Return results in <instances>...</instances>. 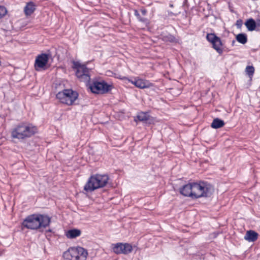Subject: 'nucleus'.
Wrapping results in <instances>:
<instances>
[{
	"instance_id": "nucleus-1",
	"label": "nucleus",
	"mask_w": 260,
	"mask_h": 260,
	"mask_svg": "<svg viewBox=\"0 0 260 260\" xmlns=\"http://www.w3.org/2000/svg\"><path fill=\"white\" fill-rule=\"evenodd\" d=\"M50 218L47 215L32 214L28 216L23 221L22 225L28 229L37 230L49 225Z\"/></svg>"
},
{
	"instance_id": "nucleus-2",
	"label": "nucleus",
	"mask_w": 260,
	"mask_h": 260,
	"mask_svg": "<svg viewBox=\"0 0 260 260\" xmlns=\"http://www.w3.org/2000/svg\"><path fill=\"white\" fill-rule=\"evenodd\" d=\"M37 131V128L30 123H21L12 129L11 136L13 138L23 140L30 137Z\"/></svg>"
},
{
	"instance_id": "nucleus-3",
	"label": "nucleus",
	"mask_w": 260,
	"mask_h": 260,
	"mask_svg": "<svg viewBox=\"0 0 260 260\" xmlns=\"http://www.w3.org/2000/svg\"><path fill=\"white\" fill-rule=\"evenodd\" d=\"M109 177L107 175L95 174L91 176L84 186V190L87 192L104 187L108 183Z\"/></svg>"
},
{
	"instance_id": "nucleus-4",
	"label": "nucleus",
	"mask_w": 260,
	"mask_h": 260,
	"mask_svg": "<svg viewBox=\"0 0 260 260\" xmlns=\"http://www.w3.org/2000/svg\"><path fill=\"white\" fill-rule=\"evenodd\" d=\"M213 190V186L207 182H193V199L210 197Z\"/></svg>"
},
{
	"instance_id": "nucleus-5",
	"label": "nucleus",
	"mask_w": 260,
	"mask_h": 260,
	"mask_svg": "<svg viewBox=\"0 0 260 260\" xmlns=\"http://www.w3.org/2000/svg\"><path fill=\"white\" fill-rule=\"evenodd\" d=\"M88 252L81 247H71L63 254L64 258L68 260H86Z\"/></svg>"
},
{
	"instance_id": "nucleus-6",
	"label": "nucleus",
	"mask_w": 260,
	"mask_h": 260,
	"mask_svg": "<svg viewBox=\"0 0 260 260\" xmlns=\"http://www.w3.org/2000/svg\"><path fill=\"white\" fill-rule=\"evenodd\" d=\"M78 94L72 89H64L58 92L56 97L59 101L67 105H72L78 98Z\"/></svg>"
},
{
	"instance_id": "nucleus-7",
	"label": "nucleus",
	"mask_w": 260,
	"mask_h": 260,
	"mask_svg": "<svg viewBox=\"0 0 260 260\" xmlns=\"http://www.w3.org/2000/svg\"><path fill=\"white\" fill-rule=\"evenodd\" d=\"M74 68L76 69V75L81 81L88 82L90 80L88 69L85 64H81L79 61H74Z\"/></svg>"
},
{
	"instance_id": "nucleus-8",
	"label": "nucleus",
	"mask_w": 260,
	"mask_h": 260,
	"mask_svg": "<svg viewBox=\"0 0 260 260\" xmlns=\"http://www.w3.org/2000/svg\"><path fill=\"white\" fill-rule=\"evenodd\" d=\"M90 88L93 93L103 94L110 91L111 86L104 81H96L90 85Z\"/></svg>"
},
{
	"instance_id": "nucleus-9",
	"label": "nucleus",
	"mask_w": 260,
	"mask_h": 260,
	"mask_svg": "<svg viewBox=\"0 0 260 260\" xmlns=\"http://www.w3.org/2000/svg\"><path fill=\"white\" fill-rule=\"evenodd\" d=\"M113 252L117 254H127L133 250V247L129 243H117L112 245Z\"/></svg>"
},
{
	"instance_id": "nucleus-10",
	"label": "nucleus",
	"mask_w": 260,
	"mask_h": 260,
	"mask_svg": "<svg viewBox=\"0 0 260 260\" xmlns=\"http://www.w3.org/2000/svg\"><path fill=\"white\" fill-rule=\"evenodd\" d=\"M49 60V55L45 53L38 55L35 59V68L37 71L44 69Z\"/></svg>"
},
{
	"instance_id": "nucleus-11",
	"label": "nucleus",
	"mask_w": 260,
	"mask_h": 260,
	"mask_svg": "<svg viewBox=\"0 0 260 260\" xmlns=\"http://www.w3.org/2000/svg\"><path fill=\"white\" fill-rule=\"evenodd\" d=\"M121 79L127 80L128 82L134 84L136 87L141 89L149 88L151 86V84L148 81L140 78H135L134 80L129 79L126 77H123Z\"/></svg>"
},
{
	"instance_id": "nucleus-12",
	"label": "nucleus",
	"mask_w": 260,
	"mask_h": 260,
	"mask_svg": "<svg viewBox=\"0 0 260 260\" xmlns=\"http://www.w3.org/2000/svg\"><path fill=\"white\" fill-rule=\"evenodd\" d=\"M207 39L211 42L214 49H220L223 46V43L220 39L217 37L214 34H209L207 35Z\"/></svg>"
},
{
	"instance_id": "nucleus-13",
	"label": "nucleus",
	"mask_w": 260,
	"mask_h": 260,
	"mask_svg": "<svg viewBox=\"0 0 260 260\" xmlns=\"http://www.w3.org/2000/svg\"><path fill=\"white\" fill-rule=\"evenodd\" d=\"M180 192L184 196L189 197L193 199V183L184 185L180 189Z\"/></svg>"
},
{
	"instance_id": "nucleus-14",
	"label": "nucleus",
	"mask_w": 260,
	"mask_h": 260,
	"mask_svg": "<svg viewBox=\"0 0 260 260\" xmlns=\"http://www.w3.org/2000/svg\"><path fill=\"white\" fill-rule=\"evenodd\" d=\"M258 234L253 231H247L244 236V239L249 242H254L257 240Z\"/></svg>"
},
{
	"instance_id": "nucleus-15",
	"label": "nucleus",
	"mask_w": 260,
	"mask_h": 260,
	"mask_svg": "<svg viewBox=\"0 0 260 260\" xmlns=\"http://www.w3.org/2000/svg\"><path fill=\"white\" fill-rule=\"evenodd\" d=\"M36 9V6L32 2L28 3L24 8V12L26 16L31 15Z\"/></svg>"
},
{
	"instance_id": "nucleus-16",
	"label": "nucleus",
	"mask_w": 260,
	"mask_h": 260,
	"mask_svg": "<svg viewBox=\"0 0 260 260\" xmlns=\"http://www.w3.org/2000/svg\"><path fill=\"white\" fill-rule=\"evenodd\" d=\"M81 235V231L77 229L69 230L66 232V236L70 239L75 238Z\"/></svg>"
},
{
	"instance_id": "nucleus-17",
	"label": "nucleus",
	"mask_w": 260,
	"mask_h": 260,
	"mask_svg": "<svg viewBox=\"0 0 260 260\" xmlns=\"http://www.w3.org/2000/svg\"><path fill=\"white\" fill-rule=\"evenodd\" d=\"M224 125V122L223 120L219 118H215L213 120L211 126L214 128H219L222 127Z\"/></svg>"
},
{
	"instance_id": "nucleus-18",
	"label": "nucleus",
	"mask_w": 260,
	"mask_h": 260,
	"mask_svg": "<svg viewBox=\"0 0 260 260\" xmlns=\"http://www.w3.org/2000/svg\"><path fill=\"white\" fill-rule=\"evenodd\" d=\"M245 25L249 30L252 31L255 28V22L252 19H250L245 22Z\"/></svg>"
},
{
	"instance_id": "nucleus-19",
	"label": "nucleus",
	"mask_w": 260,
	"mask_h": 260,
	"mask_svg": "<svg viewBox=\"0 0 260 260\" xmlns=\"http://www.w3.org/2000/svg\"><path fill=\"white\" fill-rule=\"evenodd\" d=\"M138 119L141 121H146L149 119V116L147 113L141 112L137 116Z\"/></svg>"
},
{
	"instance_id": "nucleus-20",
	"label": "nucleus",
	"mask_w": 260,
	"mask_h": 260,
	"mask_svg": "<svg viewBox=\"0 0 260 260\" xmlns=\"http://www.w3.org/2000/svg\"><path fill=\"white\" fill-rule=\"evenodd\" d=\"M254 68L252 66H248L246 67L245 72L250 78H252L254 74Z\"/></svg>"
},
{
	"instance_id": "nucleus-21",
	"label": "nucleus",
	"mask_w": 260,
	"mask_h": 260,
	"mask_svg": "<svg viewBox=\"0 0 260 260\" xmlns=\"http://www.w3.org/2000/svg\"><path fill=\"white\" fill-rule=\"evenodd\" d=\"M236 39L239 42L242 44H245L247 42V37L244 34H240L238 35Z\"/></svg>"
},
{
	"instance_id": "nucleus-22",
	"label": "nucleus",
	"mask_w": 260,
	"mask_h": 260,
	"mask_svg": "<svg viewBox=\"0 0 260 260\" xmlns=\"http://www.w3.org/2000/svg\"><path fill=\"white\" fill-rule=\"evenodd\" d=\"M7 11L5 7L0 6V19L3 17L6 14Z\"/></svg>"
},
{
	"instance_id": "nucleus-23",
	"label": "nucleus",
	"mask_w": 260,
	"mask_h": 260,
	"mask_svg": "<svg viewBox=\"0 0 260 260\" xmlns=\"http://www.w3.org/2000/svg\"><path fill=\"white\" fill-rule=\"evenodd\" d=\"M237 25L239 27H240L242 25V21H237Z\"/></svg>"
},
{
	"instance_id": "nucleus-24",
	"label": "nucleus",
	"mask_w": 260,
	"mask_h": 260,
	"mask_svg": "<svg viewBox=\"0 0 260 260\" xmlns=\"http://www.w3.org/2000/svg\"><path fill=\"white\" fill-rule=\"evenodd\" d=\"M141 12L143 15H145L146 13V11L145 10H141Z\"/></svg>"
},
{
	"instance_id": "nucleus-25",
	"label": "nucleus",
	"mask_w": 260,
	"mask_h": 260,
	"mask_svg": "<svg viewBox=\"0 0 260 260\" xmlns=\"http://www.w3.org/2000/svg\"><path fill=\"white\" fill-rule=\"evenodd\" d=\"M216 50L219 54H221L222 52V50L219 49Z\"/></svg>"
},
{
	"instance_id": "nucleus-26",
	"label": "nucleus",
	"mask_w": 260,
	"mask_h": 260,
	"mask_svg": "<svg viewBox=\"0 0 260 260\" xmlns=\"http://www.w3.org/2000/svg\"><path fill=\"white\" fill-rule=\"evenodd\" d=\"M135 14L138 17L139 16V13H138V12L137 11H135Z\"/></svg>"
}]
</instances>
